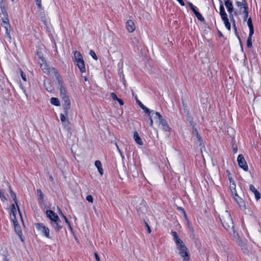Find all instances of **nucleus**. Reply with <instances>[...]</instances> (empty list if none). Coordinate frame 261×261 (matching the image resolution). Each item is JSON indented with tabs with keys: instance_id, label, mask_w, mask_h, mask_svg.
<instances>
[{
	"instance_id": "obj_1",
	"label": "nucleus",
	"mask_w": 261,
	"mask_h": 261,
	"mask_svg": "<svg viewBox=\"0 0 261 261\" xmlns=\"http://www.w3.org/2000/svg\"><path fill=\"white\" fill-rule=\"evenodd\" d=\"M219 218L223 227L229 231L230 233L232 232L234 233L233 223L230 214L228 212L225 211L219 216Z\"/></svg>"
},
{
	"instance_id": "obj_2",
	"label": "nucleus",
	"mask_w": 261,
	"mask_h": 261,
	"mask_svg": "<svg viewBox=\"0 0 261 261\" xmlns=\"http://www.w3.org/2000/svg\"><path fill=\"white\" fill-rule=\"evenodd\" d=\"M39 63L41 69L45 73H46L53 78H55L56 80H59L60 79V76L57 70L54 67L48 66L44 59H42L41 62L39 61Z\"/></svg>"
},
{
	"instance_id": "obj_3",
	"label": "nucleus",
	"mask_w": 261,
	"mask_h": 261,
	"mask_svg": "<svg viewBox=\"0 0 261 261\" xmlns=\"http://www.w3.org/2000/svg\"><path fill=\"white\" fill-rule=\"evenodd\" d=\"M176 248L179 251V254L182 258V261H189L190 254L189 253L188 248L184 243H182L177 245Z\"/></svg>"
},
{
	"instance_id": "obj_4",
	"label": "nucleus",
	"mask_w": 261,
	"mask_h": 261,
	"mask_svg": "<svg viewBox=\"0 0 261 261\" xmlns=\"http://www.w3.org/2000/svg\"><path fill=\"white\" fill-rule=\"evenodd\" d=\"M58 83L59 85L60 86V96L62 98V100L64 102L69 101V96L67 95V92L66 90V88L63 85V81L61 79V77L60 76V79L56 80Z\"/></svg>"
},
{
	"instance_id": "obj_5",
	"label": "nucleus",
	"mask_w": 261,
	"mask_h": 261,
	"mask_svg": "<svg viewBox=\"0 0 261 261\" xmlns=\"http://www.w3.org/2000/svg\"><path fill=\"white\" fill-rule=\"evenodd\" d=\"M154 118L159 119L160 124L162 125V129L165 132H170L171 128L168 125L166 120H165L160 113L158 112H155V113H154Z\"/></svg>"
},
{
	"instance_id": "obj_6",
	"label": "nucleus",
	"mask_w": 261,
	"mask_h": 261,
	"mask_svg": "<svg viewBox=\"0 0 261 261\" xmlns=\"http://www.w3.org/2000/svg\"><path fill=\"white\" fill-rule=\"evenodd\" d=\"M36 229L43 234L46 238H49V229L43 223L35 224Z\"/></svg>"
},
{
	"instance_id": "obj_7",
	"label": "nucleus",
	"mask_w": 261,
	"mask_h": 261,
	"mask_svg": "<svg viewBox=\"0 0 261 261\" xmlns=\"http://www.w3.org/2000/svg\"><path fill=\"white\" fill-rule=\"evenodd\" d=\"M237 161L239 167L242 168L244 171H247L248 166L242 154H239L237 158Z\"/></svg>"
},
{
	"instance_id": "obj_8",
	"label": "nucleus",
	"mask_w": 261,
	"mask_h": 261,
	"mask_svg": "<svg viewBox=\"0 0 261 261\" xmlns=\"http://www.w3.org/2000/svg\"><path fill=\"white\" fill-rule=\"evenodd\" d=\"M63 108L64 110V113L67 117L71 116L72 112L70 109V101L65 102L63 105Z\"/></svg>"
},
{
	"instance_id": "obj_9",
	"label": "nucleus",
	"mask_w": 261,
	"mask_h": 261,
	"mask_svg": "<svg viewBox=\"0 0 261 261\" xmlns=\"http://www.w3.org/2000/svg\"><path fill=\"white\" fill-rule=\"evenodd\" d=\"M137 211L138 214L140 216H143L146 213V207L145 204L143 203V200H142V202L140 203V205L137 206Z\"/></svg>"
},
{
	"instance_id": "obj_10",
	"label": "nucleus",
	"mask_w": 261,
	"mask_h": 261,
	"mask_svg": "<svg viewBox=\"0 0 261 261\" xmlns=\"http://www.w3.org/2000/svg\"><path fill=\"white\" fill-rule=\"evenodd\" d=\"M46 214L47 217L50 220V222H53L54 220H58L59 219L57 214L51 210H47Z\"/></svg>"
},
{
	"instance_id": "obj_11",
	"label": "nucleus",
	"mask_w": 261,
	"mask_h": 261,
	"mask_svg": "<svg viewBox=\"0 0 261 261\" xmlns=\"http://www.w3.org/2000/svg\"><path fill=\"white\" fill-rule=\"evenodd\" d=\"M61 222V220L59 219L58 220H54L53 222H50V224L57 231H60L62 228V226L60 225Z\"/></svg>"
},
{
	"instance_id": "obj_12",
	"label": "nucleus",
	"mask_w": 261,
	"mask_h": 261,
	"mask_svg": "<svg viewBox=\"0 0 261 261\" xmlns=\"http://www.w3.org/2000/svg\"><path fill=\"white\" fill-rule=\"evenodd\" d=\"M126 26L127 31L129 33L133 32L135 30V24H134V22L131 20H129L126 21Z\"/></svg>"
},
{
	"instance_id": "obj_13",
	"label": "nucleus",
	"mask_w": 261,
	"mask_h": 261,
	"mask_svg": "<svg viewBox=\"0 0 261 261\" xmlns=\"http://www.w3.org/2000/svg\"><path fill=\"white\" fill-rule=\"evenodd\" d=\"M192 127V129H193V133L195 135L197 140L199 142V146H204L203 142H202V140L200 135L199 134L198 130H197L196 128H195L194 125H193V126Z\"/></svg>"
},
{
	"instance_id": "obj_14",
	"label": "nucleus",
	"mask_w": 261,
	"mask_h": 261,
	"mask_svg": "<svg viewBox=\"0 0 261 261\" xmlns=\"http://www.w3.org/2000/svg\"><path fill=\"white\" fill-rule=\"evenodd\" d=\"M73 60L76 63L84 60L82 54L79 51H75L74 52V58Z\"/></svg>"
},
{
	"instance_id": "obj_15",
	"label": "nucleus",
	"mask_w": 261,
	"mask_h": 261,
	"mask_svg": "<svg viewBox=\"0 0 261 261\" xmlns=\"http://www.w3.org/2000/svg\"><path fill=\"white\" fill-rule=\"evenodd\" d=\"M249 189L254 194L256 200L259 199L260 198V194L259 192L256 190V189L253 186V185H250L249 186Z\"/></svg>"
},
{
	"instance_id": "obj_16",
	"label": "nucleus",
	"mask_w": 261,
	"mask_h": 261,
	"mask_svg": "<svg viewBox=\"0 0 261 261\" xmlns=\"http://www.w3.org/2000/svg\"><path fill=\"white\" fill-rule=\"evenodd\" d=\"M0 8L3 16L8 15L6 10V5L4 0H1L0 2Z\"/></svg>"
},
{
	"instance_id": "obj_17",
	"label": "nucleus",
	"mask_w": 261,
	"mask_h": 261,
	"mask_svg": "<svg viewBox=\"0 0 261 261\" xmlns=\"http://www.w3.org/2000/svg\"><path fill=\"white\" fill-rule=\"evenodd\" d=\"M13 221L14 225L15 231L19 236H20L22 234L21 228L20 226L17 224V221L16 220H13Z\"/></svg>"
},
{
	"instance_id": "obj_18",
	"label": "nucleus",
	"mask_w": 261,
	"mask_h": 261,
	"mask_svg": "<svg viewBox=\"0 0 261 261\" xmlns=\"http://www.w3.org/2000/svg\"><path fill=\"white\" fill-rule=\"evenodd\" d=\"M224 4L227 9L229 13H232L233 7L232 3L230 1H225Z\"/></svg>"
},
{
	"instance_id": "obj_19",
	"label": "nucleus",
	"mask_w": 261,
	"mask_h": 261,
	"mask_svg": "<svg viewBox=\"0 0 261 261\" xmlns=\"http://www.w3.org/2000/svg\"><path fill=\"white\" fill-rule=\"evenodd\" d=\"M237 203H238L240 207L242 209H245L246 206L245 202L243 201L242 199L240 198L239 196L236 198H234Z\"/></svg>"
},
{
	"instance_id": "obj_20",
	"label": "nucleus",
	"mask_w": 261,
	"mask_h": 261,
	"mask_svg": "<svg viewBox=\"0 0 261 261\" xmlns=\"http://www.w3.org/2000/svg\"><path fill=\"white\" fill-rule=\"evenodd\" d=\"M134 139L138 144L140 145H143L142 141L137 132H135L134 134Z\"/></svg>"
},
{
	"instance_id": "obj_21",
	"label": "nucleus",
	"mask_w": 261,
	"mask_h": 261,
	"mask_svg": "<svg viewBox=\"0 0 261 261\" xmlns=\"http://www.w3.org/2000/svg\"><path fill=\"white\" fill-rule=\"evenodd\" d=\"M76 63H77L76 65L77 66L78 68H79L80 71L82 73L85 72L86 71V69H85L84 61L83 60L81 62H78Z\"/></svg>"
},
{
	"instance_id": "obj_22",
	"label": "nucleus",
	"mask_w": 261,
	"mask_h": 261,
	"mask_svg": "<svg viewBox=\"0 0 261 261\" xmlns=\"http://www.w3.org/2000/svg\"><path fill=\"white\" fill-rule=\"evenodd\" d=\"M95 166L97 167L99 174L101 175H102L103 172V169H102V165H101V163L100 161H96L95 162Z\"/></svg>"
},
{
	"instance_id": "obj_23",
	"label": "nucleus",
	"mask_w": 261,
	"mask_h": 261,
	"mask_svg": "<svg viewBox=\"0 0 261 261\" xmlns=\"http://www.w3.org/2000/svg\"><path fill=\"white\" fill-rule=\"evenodd\" d=\"M11 28L6 29L5 38L7 39L8 42L11 43L12 42V37L11 35Z\"/></svg>"
},
{
	"instance_id": "obj_24",
	"label": "nucleus",
	"mask_w": 261,
	"mask_h": 261,
	"mask_svg": "<svg viewBox=\"0 0 261 261\" xmlns=\"http://www.w3.org/2000/svg\"><path fill=\"white\" fill-rule=\"evenodd\" d=\"M247 24L249 28V32L251 34H253V33H254L253 25L252 24V19H251V17H249L248 19Z\"/></svg>"
},
{
	"instance_id": "obj_25",
	"label": "nucleus",
	"mask_w": 261,
	"mask_h": 261,
	"mask_svg": "<svg viewBox=\"0 0 261 261\" xmlns=\"http://www.w3.org/2000/svg\"><path fill=\"white\" fill-rule=\"evenodd\" d=\"M50 103L56 106H60V102L58 98L52 97L50 99Z\"/></svg>"
},
{
	"instance_id": "obj_26",
	"label": "nucleus",
	"mask_w": 261,
	"mask_h": 261,
	"mask_svg": "<svg viewBox=\"0 0 261 261\" xmlns=\"http://www.w3.org/2000/svg\"><path fill=\"white\" fill-rule=\"evenodd\" d=\"M143 110L144 112L147 114L148 116H150L151 114L153 115L155 113L154 111H150L149 109L146 107L144 105L143 107L141 108Z\"/></svg>"
},
{
	"instance_id": "obj_27",
	"label": "nucleus",
	"mask_w": 261,
	"mask_h": 261,
	"mask_svg": "<svg viewBox=\"0 0 261 261\" xmlns=\"http://www.w3.org/2000/svg\"><path fill=\"white\" fill-rule=\"evenodd\" d=\"M187 120L190 122V125L192 126V127L193 126V125H194V123H193V117L190 115V114L189 113V111L187 110Z\"/></svg>"
},
{
	"instance_id": "obj_28",
	"label": "nucleus",
	"mask_w": 261,
	"mask_h": 261,
	"mask_svg": "<svg viewBox=\"0 0 261 261\" xmlns=\"http://www.w3.org/2000/svg\"><path fill=\"white\" fill-rule=\"evenodd\" d=\"M252 35H253V34H251L249 32V36L248 37L247 41V46L248 48H251L252 47V41H251Z\"/></svg>"
},
{
	"instance_id": "obj_29",
	"label": "nucleus",
	"mask_w": 261,
	"mask_h": 261,
	"mask_svg": "<svg viewBox=\"0 0 261 261\" xmlns=\"http://www.w3.org/2000/svg\"><path fill=\"white\" fill-rule=\"evenodd\" d=\"M44 87L46 90L48 92H51L53 90V87L50 85L49 82H45L44 83Z\"/></svg>"
},
{
	"instance_id": "obj_30",
	"label": "nucleus",
	"mask_w": 261,
	"mask_h": 261,
	"mask_svg": "<svg viewBox=\"0 0 261 261\" xmlns=\"http://www.w3.org/2000/svg\"><path fill=\"white\" fill-rule=\"evenodd\" d=\"M248 6H244V11L243 12V14H244V21H246L247 17H248Z\"/></svg>"
},
{
	"instance_id": "obj_31",
	"label": "nucleus",
	"mask_w": 261,
	"mask_h": 261,
	"mask_svg": "<svg viewBox=\"0 0 261 261\" xmlns=\"http://www.w3.org/2000/svg\"><path fill=\"white\" fill-rule=\"evenodd\" d=\"M10 194H11V197L12 198L13 200H14V201L15 202V204H16L17 207L18 208V204H17V200L16 196L15 194L10 189Z\"/></svg>"
},
{
	"instance_id": "obj_32",
	"label": "nucleus",
	"mask_w": 261,
	"mask_h": 261,
	"mask_svg": "<svg viewBox=\"0 0 261 261\" xmlns=\"http://www.w3.org/2000/svg\"><path fill=\"white\" fill-rule=\"evenodd\" d=\"M236 4L238 7H240L241 9H242V8L244 9L245 5L247 6V3L245 0H243L242 2H237Z\"/></svg>"
},
{
	"instance_id": "obj_33",
	"label": "nucleus",
	"mask_w": 261,
	"mask_h": 261,
	"mask_svg": "<svg viewBox=\"0 0 261 261\" xmlns=\"http://www.w3.org/2000/svg\"><path fill=\"white\" fill-rule=\"evenodd\" d=\"M37 191L39 197V200L42 202L43 200V193L40 189H37Z\"/></svg>"
},
{
	"instance_id": "obj_34",
	"label": "nucleus",
	"mask_w": 261,
	"mask_h": 261,
	"mask_svg": "<svg viewBox=\"0 0 261 261\" xmlns=\"http://www.w3.org/2000/svg\"><path fill=\"white\" fill-rule=\"evenodd\" d=\"M60 214H61V215L62 216L63 218L65 220V221L66 222V223L68 225L69 228L71 230L72 229V227L71 226V225L70 224V222L69 221H68V220L67 219V218L66 217V216H65L61 212H60Z\"/></svg>"
},
{
	"instance_id": "obj_35",
	"label": "nucleus",
	"mask_w": 261,
	"mask_h": 261,
	"mask_svg": "<svg viewBox=\"0 0 261 261\" xmlns=\"http://www.w3.org/2000/svg\"><path fill=\"white\" fill-rule=\"evenodd\" d=\"M197 17V19L199 20L202 21L204 20V18L202 17L201 14L199 13L197 11L194 13Z\"/></svg>"
},
{
	"instance_id": "obj_36",
	"label": "nucleus",
	"mask_w": 261,
	"mask_h": 261,
	"mask_svg": "<svg viewBox=\"0 0 261 261\" xmlns=\"http://www.w3.org/2000/svg\"><path fill=\"white\" fill-rule=\"evenodd\" d=\"M224 21V23L225 24V27L228 30H230V24L229 22L228 19H225V20H223Z\"/></svg>"
},
{
	"instance_id": "obj_37",
	"label": "nucleus",
	"mask_w": 261,
	"mask_h": 261,
	"mask_svg": "<svg viewBox=\"0 0 261 261\" xmlns=\"http://www.w3.org/2000/svg\"><path fill=\"white\" fill-rule=\"evenodd\" d=\"M173 240L175 241L176 246L181 243H182V242H183L178 237L175 238Z\"/></svg>"
},
{
	"instance_id": "obj_38",
	"label": "nucleus",
	"mask_w": 261,
	"mask_h": 261,
	"mask_svg": "<svg viewBox=\"0 0 261 261\" xmlns=\"http://www.w3.org/2000/svg\"><path fill=\"white\" fill-rule=\"evenodd\" d=\"M225 12L222 1L220 0V13Z\"/></svg>"
},
{
	"instance_id": "obj_39",
	"label": "nucleus",
	"mask_w": 261,
	"mask_h": 261,
	"mask_svg": "<svg viewBox=\"0 0 261 261\" xmlns=\"http://www.w3.org/2000/svg\"><path fill=\"white\" fill-rule=\"evenodd\" d=\"M89 54L92 57V58L95 60H97V56L96 55L95 52L93 50H90L89 51Z\"/></svg>"
},
{
	"instance_id": "obj_40",
	"label": "nucleus",
	"mask_w": 261,
	"mask_h": 261,
	"mask_svg": "<svg viewBox=\"0 0 261 261\" xmlns=\"http://www.w3.org/2000/svg\"><path fill=\"white\" fill-rule=\"evenodd\" d=\"M66 117H67L64 114L61 113L60 114V119L62 122H65L66 120Z\"/></svg>"
},
{
	"instance_id": "obj_41",
	"label": "nucleus",
	"mask_w": 261,
	"mask_h": 261,
	"mask_svg": "<svg viewBox=\"0 0 261 261\" xmlns=\"http://www.w3.org/2000/svg\"><path fill=\"white\" fill-rule=\"evenodd\" d=\"M2 25L3 27L5 28V30L7 29H7L11 28L10 22L3 23V24Z\"/></svg>"
},
{
	"instance_id": "obj_42",
	"label": "nucleus",
	"mask_w": 261,
	"mask_h": 261,
	"mask_svg": "<svg viewBox=\"0 0 261 261\" xmlns=\"http://www.w3.org/2000/svg\"><path fill=\"white\" fill-rule=\"evenodd\" d=\"M86 199L88 202L90 203L93 202V198L92 195H88V196H87Z\"/></svg>"
},
{
	"instance_id": "obj_43",
	"label": "nucleus",
	"mask_w": 261,
	"mask_h": 261,
	"mask_svg": "<svg viewBox=\"0 0 261 261\" xmlns=\"http://www.w3.org/2000/svg\"><path fill=\"white\" fill-rule=\"evenodd\" d=\"M188 5L190 9L193 12V13H195L197 11V10H196L195 7L194 6V5L190 2L188 3Z\"/></svg>"
},
{
	"instance_id": "obj_44",
	"label": "nucleus",
	"mask_w": 261,
	"mask_h": 261,
	"mask_svg": "<svg viewBox=\"0 0 261 261\" xmlns=\"http://www.w3.org/2000/svg\"><path fill=\"white\" fill-rule=\"evenodd\" d=\"M2 19L3 21V23L9 22L8 15L3 16Z\"/></svg>"
},
{
	"instance_id": "obj_45",
	"label": "nucleus",
	"mask_w": 261,
	"mask_h": 261,
	"mask_svg": "<svg viewBox=\"0 0 261 261\" xmlns=\"http://www.w3.org/2000/svg\"><path fill=\"white\" fill-rule=\"evenodd\" d=\"M220 15L221 16V18L223 20H225V19L228 18L227 15L226 14V12L220 13Z\"/></svg>"
},
{
	"instance_id": "obj_46",
	"label": "nucleus",
	"mask_w": 261,
	"mask_h": 261,
	"mask_svg": "<svg viewBox=\"0 0 261 261\" xmlns=\"http://www.w3.org/2000/svg\"><path fill=\"white\" fill-rule=\"evenodd\" d=\"M177 209L179 210V211H180L182 213V214H184V215L185 216V218L186 219H187V215H186V212L184 210V208H182L181 207H178Z\"/></svg>"
},
{
	"instance_id": "obj_47",
	"label": "nucleus",
	"mask_w": 261,
	"mask_h": 261,
	"mask_svg": "<svg viewBox=\"0 0 261 261\" xmlns=\"http://www.w3.org/2000/svg\"><path fill=\"white\" fill-rule=\"evenodd\" d=\"M111 96L112 99L114 100H117L118 99L116 94L114 92L111 93Z\"/></svg>"
},
{
	"instance_id": "obj_48",
	"label": "nucleus",
	"mask_w": 261,
	"mask_h": 261,
	"mask_svg": "<svg viewBox=\"0 0 261 261\" xmlns=\"http://www.w3.org/2000/svg\"><path fill=\"white\" fill-rule=\"evenodd\" d=\"M232 148L233 153H236L237 152V146L235 144L232 145Z\"/></svg>"
},
{
	"instance_id": "obj_49",
	"label": "nucleus",
	"mask_w": 261,
	"mask_h": 261,
	"mask_svg": "<svg viewBox=\"0 0 261 261\" xmlns=\"http://www.w3.org/2000/svg\"><path fill=\"white\" fill-rule=\"evenodd\" d=\"M21 71V77L22 79V80L26 82L27 81V77H26V75L23 72V71L21 70H20Z\"/></svg>"
},
{
	"instance_id": "obj_50",
	"label": "nucleus",
	"mask_w": 261,
	"mask_h": 261,
	"mask_svg": "<svg viewBox=\"0 0 261 261\" xmlns=\"http://www.w3.org/2000/svg\"><path fill=\"white\" fill-rule=\"evenodd\" d=\"M230 189L231 190H234L236 189V184L235 182H232V183L230 184Z\"/></svg>"
},
{
	"instance_id": "obj_51",
	"label": "nucleus",
	"mask_w": 261,
	"mask_h": 261,
	"mask_svg": "<svg viewBox=\"0 0 261 261\" xmlns=\"http://www.w3.org/2000/svg\"><path fill=\"white\" fill-rule=\"evenodd\" d=\"M231 193L233 195L234 198H236L238 196V195L237 193L236 189H234V190H231Z\"/></svg>"
},
{
	"instance_id": "obj_52",
	"label": "nucleus",
	"mask_w": 261,
	"mask_h": 261,
	"mask_svg": "<svg viewBox=\"0 0 261 261\" xmlns=\"http://www.w3.org/2000/svg\"><path fill=\"white\" fill-rule=\"evenodd\" d=\"M145 223V226L147 227V231L149 233H151V228L150 227H149V225L148 224V223L146 222H144Z\"/></svg>"
},
{
	"instance_id": "obj_53",
	"label": "nucleus",
	"mask_w": 261,
	"mask_h": 261,
	"mask_svg": "<svg viewBox=\"0 0 261 261\" xmlns=\"http://www.w3.org/2000/svg\"><path fill=\"white\" fill-rule=\"evenodd\" d=\"M135 99H136V102H137V103L138 104V105L139 106V107H140L141 108L142 107H143L144 105H143V104L142 103V102H141L140 100H139L137 99V97H135Z\"/></svg>"
},
{
	"instance_id": "obj_54",
	"label": "nucleus",
	"mask_w": 261,
	"mask_h": 261,
	"mask_svg": "<svg viewBox=\"0 0 261 261\" xmlns=\"http://www.w3.org/2000/svg\"><path fill=\"white\" fill-rule=\"evenodd\" d=\"M37 55L38 56L39 58L41 60L40 62H41L42 61V59H44V58H43V57L42 56L41 53L39 52V51H37Z\"/></svg>"
},
{
	"instance_id": "obj_55",
	"label": "nucleus",
	"mask_w": 261,
	"mask_h": 261,
	"mask_svg": "<svg viewBox=\"0 0 261 261\" xmlns=\"http://www.w3.org/2000/svg\"><path fill=\"white\" fill-rule=\"evenodd\" d=\"M14 210H16L15 204H12L11 211H12V212L13 214L14 218H15V214H14Z\"/></svg>"
},
{
	"instance_id": "obj_56",
	"label": "nucleus",
	"mask_w": 261,
	"mask_h": 261,
	"mask_svg": "<svg viewBox=\"0 0 261 261\" xmlns=\"http://www.w3.org/2000/svg\"><path fill=\"white\" fill-rule=\"evenodd\" d=\"M171 234L173 236V239L178 237L177 233L175 231H171Z\"/></svg>"
},
{
	"instance_id": "obj_57",
	"label": "nucleus",
	"mask_w": 261,
	"mask_h": 261,
	"mask_svg": "<svg viewBox=\"0 0 261 261\" xmlns=\"http://www.w3.org/2000/svg\"><path fill=\"white\" fill-rule=\"evenodd\" d=\"M229 18L230 19V20L232 22H234L235 21H234V19L232 13H229Z\"/></svg>"
},
{
	"instance_id": "obj_58",
	"label": "nucleus",
	"mask_w": 261,
	"mask_h": 261,
	"mask_svg": "<svg viewBox=\"0 0 261 261\" xmlns=\"http://www.w3.org/2000/svg\"><path fill=\"white\" fill-rule=\"evenodd\" d=\"M153 115H150V116H149V119H150V125L151 126H153V120H152V116Z\"/></svg>"
},
{
	"instance_id": "obj_59",
	"label": "nucleus",
	"mask_w": 261,
	"mask_h": 261,
	"mask_svg": "<svg viewBox=\"0 0 261 261\" xmlns=\"http://www.w3.org/2000/svg\"><path fill=\"white\" fill-rule=\"evenodd\" d=\"M94 256H95V259L97 261H100V258H99L98 254L96 252L94 253Z\"/></svg>"
},
{
	"instance_id": "obj_60",
	"label": "nucleus",
	"mask_w": 261,
	"mask_h": 261,
	"mask_svg": "<svg viewBox=\"0 0 261 261\" xmlns=\"http://www.w3.org/2000/svg\"><path fill=\"white\" fill-rule=\"evenodd\" d=\"M117 101L119 103V104L121 106L124 105V102L121 99L118 98Z\"/></svg>"
},
{
	"instance_id": "obj_61",
	"label": "nucleus",
	"mask_w": 261,
	"mask_h": 261,
	"mask_svg": "<svg viewBox=\"0 0 261 261\" xmlns=\"http://www.w3.org/2000/svg\"><path fill=\"white\" fill-rule=\"evenodd\" d=\"M181 6H185V3L182 0H177Z\"/></svg>"
},
{
	"instance_id": "obj_62",
	"label": "nucleus",
	"mask_w": 261,
	"mask_h": 261,
	"mask_svg": "<svg viewBox=\"0 0 261 261\" xmlns=\"http://www.w3.org/2000/svg\"><path fill=\"white\" fill-rule=\"evenodd\" d=\"M115 144L116 145V146L117 147V150H118V151L119 152V153L122 155V152H121V151L120 150L118 146L117 145L116 142H115Z\"/></svg>"
},
{
	"instance_id": "obj_63",
	"label": "nucleus",
	"mask_w": 261,
	"mask_h": 261,
	"mask_svg": "<svg viewBox=\"0 0 261 261\" xmlns=\"http://www.w3.org/2000/svg\"><path fill=\"white\" fill-rule=\"evenodd\" d=\"M229 180L230 181V184L232 183V182H234V181L233 180L232 177H229Z\"/></svg>"
},
{
	"instance_id": "obj_64",
	"label": "nucleus",
	"mask_w": 261,
	"mask_h": 261,
	"mask_svg": "<svg viewBox=\"0 0 261 261\" xmlns=\"http://www.w3.org/2000/svg\"><path fill=\"white\" fill-rule=\"evenodd\" d=\"M49 178L50 181L53 182L54 181V178L51 175L49 176Z\"/></svg>"
}]
</instances>
